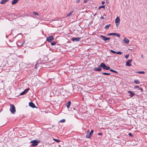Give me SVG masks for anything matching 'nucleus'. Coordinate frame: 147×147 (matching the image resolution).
<instances>
[{"label":"nucleus","mask_w":147,"mask_h":147,"mask_svg":"<svg viewBox=\"0 0 147 147\" xmlns=\"http://www.w3.org/2000/svg\"><path fill=\"white\" fill-rule=\"evenodd\" d=\"M141 57H142V58H144V57H143V55H141Z\"/></svg>","instance_id":"nucleus-42"},{"label":"nucleus","mask_w":147,"mask_h":147,"mask_svg":"<svg viewBox=\"0 0 147 147\" xmlns=\"http://www.w3.org/2000/svg\"><path fill=\"white\" fill-rule=\"evenodd\" d=\"M53 140H54L55 141L57 142H59L60 141L59 140L55 139V138H53Z\"/></svg>","instance_id":"nucleus-23"},{"label":"nucleus","mask_w":147,"mask_h":147,"mask_svg":"<svg viewBox=\"0 0 147 147\" xmlns=\"http://www.w3.org/2000/svg\"><path fill=\"white\" fill-rule=\"evenodd\" d=\"M108 35H114L115 36H117L119 38L120 37V35L118 33H110L109 34H108Z\"/></svg>","instance_id":"nucleus-7"},{"label":"nucleus","mask_w":147,"mask_h":147,"mask_svg":"<svg viewBox=\"0 0 147 147\" xmlns=\"http://www.w3.org/2000/svg\"><path fill=\"white\" fill-rule=\"evenodd\" d=\"M110 71H112V72H113L117 74L118 73V72L117 71H116L115 70H113L112 69H110Z\"/></svg>","instance_id":"nucleus-22"},{"label":"nucleus","mask_w":147,"mask_h":147,"mask_svg":"<svg viewBox=\"0 0 147 147\" xmlns=\"http://www.w3.org/2000/svg\"><path fill=\"white\" fill-rule=\"evenodd\" d=\"M129 55L127 54L125 56V57L126 59H127L129 57Z\"/></svg>","instance_id":"nucleus-32"},{"label":"nucleus","mask_w":147,"mask_h":147,"mask_svg":"<svg viewBox=\"0 0 147 147\" xmlns=\"http://www.w3.org/2000/svg\"><path fill=\"white\" fill-rule=\"evenodd\" d=\"M127 92L130 94L129 96L131 97H132L135 95V94L132 91H128Z\"/></svg>","instance_id":"nucleus-10"},{"label":"nucleus","mask_w":147,"mask_h":147,"mask_svg":"<svg viewBox=\"0 0 147 147\" xmlns=\"http://www.w3.org/2000/svg\"><path fill=\"white\" fill-rule=\"evenodd\" d=\"M134 88H138L139 89L140 88V87L139 86H134Z\"/></svg>","instance_id":"nucleus-33"},{"label":"nucleus","mask_w":147,"mask_h":147,"mask_svg":"<svg viewBox=\"0 0 147 147\" xmlns=\"http://www.w3.org/2000/svg\"><path fill=\"white\" fill-rule=\"evenodd\" d=\"M110 25V24L108 25H106L105 27V29H107L109 28Z\"/></svg>","instance_id":"nucleus-24"},{"label":"nucleus","mask_w":147,"mask_h":147,"mask_svg":"<svg viewBox=\"0 0 147 147\" xmlns=\"http://www.w3.org/2000/svg\"><path fill=\"white\" fill-rule=\"evenodd\" d=\"M56 42H52L51 43V45H54L56 44Z\"/></svg>","instance_id":"nucleus-27"},{"label":"nucleus","mask_w":147,"mask_h":147,"mask_svg":"<svg viewBox=\"0 0 147 147\" xmlns=\"http://www.w3.org/2000/svg\"><path fill=\"white\" fill-rule=\"evenodd\" d=\"M89 131L88 130L87 131V133L86 135V137L87 138H90L92 135V134L93 133L94 131L93 130H92L90 133H88Z\"/></svg>","instance_id":"nucleus-4"},{"label":"nucleus","mask_w":147,"mask_h":147,"mask_svg":"<svg viewBox=\"0 0 147 147\" xmlns=\"http://www.w3.org/2000/svg\"><path fill=\"white\" fill-rule=\"evenodd\" d=\"M139 90H141L142 92L143 90V89L142 88H139Z\"/></svg>","instance_id":"nucleus-35"},{"label":"nucleus","mask_w":147,"mask_h":147,"mask_svg":"<svg viewBox=\"0 0 147 147\" xmlns=\"http://www.w3.org/2000/svg\"><path fill=\"white\" fill-rule=\"evenodd\" d=\"M132 59L129 60L127 61L126 63V65L128 66H131V64L130 63L132 61Z\"/></svg>","instance_id":"nucleus-11"},{"label":"nucleus","mask_w":147,"mask_h":147,"mask_svg":"<svg viewBox=\"0 0 147 147\" xmlns=\"http://www.w3.org/2000/svg\"><path fill=\"white\" fill-rule=\"evenodd\" d=\"M107 3H108V1H107Z\"/></svg>","instance_id":"nucleus-43"},{"label":"nucleus","mask_w":147,"mask_h":147,"mask_svg":"<svg viewBox=\"0 0 147 147\" xmlns=\"http://www.w3.org/2000/svg\"><path fill=\"white\" fill-rule=\"evenodd\" d=\"M134 82L136 84H140V82L139 81V80H134Z\"/></svg>","instance_id":"nucleus-21"},{"label":"nucleus","mask_w":147,"mask_h":147,"mask_svg":"<svg viewBox=\"0 0 147 147\" xmlns=\"http://www.w3.org/2000/svg\"><path fill=\"white\" fill-rule=\"evenodd\" d=\"M99 66V67L98 68H97V67H94V71H101L102 69Z\"/></svg>","instance_id":"nucleus-12"},{"label":"nucleus","mask_w":147,"mask_h":147,"mask_svg":"<svg viewBox=\"0 0 147 147\" xmlns=\"http://www.w3.org/2000/svg\"><path fill=\"white\" fill-rule=\"evenodd\" d=\"M120 18L119 17H117L116 18L115 20V22L116 24H118V23H119L120 22Z\"/></svg>","instance_id":"nucleus-16"},{"label":"nucleus","mask_w":147,"mask_h":147,"mask_svg":"<svg viewBox=\"0 0 147 147\" xmlns=\"http://www.w3.org/2000/svg\"><path fill=\"white\" fill-rule=\"evenodd\" d=\"M29 105L30 106L33 108H34L36 107L35 106L34 104L32 102H29Z\"/></svg>","instance_id":"nucleus-14"},{"label":"nucleus","mask_w":147,"mask_h":147,"mask_svg":"<svg viewBox=\"0 0 147 147\" xmlns=\"http://www.w3.org/2000/svg\"><path fill=\"white\" fill-rule=\"evenodd\" d=\"M102 134L101 133H99L98 134V135H102Z\"/></svg>","instance_id":"nucleus-40"},{"label":"nucleus","mask_w":147,"mask_h":147,"mask_svg":"<svg viewBox=\"0 0 147 147\" xmlns=\"http://www.w3.org/2000/svg\"><path fill=\"white\" fill-rule=\"evenodd\" d=\"M10 111L12 113L14 114L16 112V108L15 106L13 105H10Z\"/></svg>","instance_id":"nucleus-2"},{"label":"nucleus","mask_w":147,"mask_h":147,"mask_svg":"<svg viewBox=\"0 0 147 147\" xmlns=\"http://www.w3.org/2000/svg\"><path fill=\"white\" fill-rule=\"evenodd\" d=\"M74 10L70 11V12L67 15V17H69L71 16L72 15V13H74Z\"/></svg>","instance_id":"nucleus-19"},{"label":"nucleus","mask_w":147,"mask_h":147,"mask_svg":"<svg viewBox=\"0 0 147 147\" xmlns=\"http://www.w3.org/2000/svg\"><path fill=\"white\" fill-rule=\"evenodd\" d=\"M119 23H118V24H116V26L117 27L119 25Z\"/></svg>","instance_id":"nucleus-38"},{"label":"nucleus","mask_w":147,"mask_h":147,"mask_svg":"<svg viewBox=\"0 0 147 147\" xmlns=\"http://www.w3.org/2000/svg\"><path fill=\"white\" fill-rule=\"evenodd\" d=\"M110 51L112 53H116V52H115V51H113V50H110Z\"/></svg>","instance_id":"nucleus-30"},{"label":"nucleus","mask_w":147,"mask_h":147,"mask_svg":"<svg viewBox=\"0 0 147 147\" xmlns=\"http://www.w3.org/2000/svg\"><path fill=\"white\" fill-rule=\"evenodd\" d=\"M19 0H13L11 4L12 5H14L17 3Z\"/></svg>","instance_id":"nucleus-18"},{"label":"nucleus","mask_w":147,"mask_h":147,"mask_svg":"<svg viewBox=\"0 0 147 147\" xmlns=\"http://www.w3.org/2000/svg\"><path fill=\"white\" fill-rule=\"evenodd\" d=\"M100 37L102 38V39L105 41L109 40L110 39V38L106 37L102 35H101Z\"/></svg>","instance_id":"nucleus-9"},{"label":"nucleus","mask_w":147,"mask_h":147,"mask_svg":"<svg viewBox=\"0 0 147 147\" xmlns=\"http://www.w3.org/2000/svg\"><path fill=\"white\" fill-rule=\"evenodd\" d=\"M116 53L119 55H121L122 54V53L121 52L118 51L117 52H116Z\"/></svg>","instance_id":"nucleus-29"},{"label":"nucleus","mask_w":147,"mask_h":147,"mask_svg":"<svg viewBox=\"0 0 147 147\" xmlns=\"http://www.w3.org/2000/svg\"><path fill=\"white\" fill-rule=\"evenodd\" d=\"M81 38L80 37H78V38H75L74 37L71 39V40L73 42L74 41H79L81 39Z\"/></svg>","instance_id":"nucleus-6"},{"label":"nucleus","mask_w":147,"mask_h":147,"mask_svg":"<svg viewBox=\"0 0 147 147\" xmlns=\"http://www.w3.org/2000/svg\"><path fill=\"white\" fill-rule=\"evenodd\" d=\"M137 73L139 74H144L145 72L144 71H139L137 72Z\"/></svg>","instance_id":"nucleus-28"},{"label":"nucleus","mask_w":147,"mask_h":147,"mask_svg":"<svg viewBox=\"0 0 147 147\" xmlns=\"http://www.w3.org/2000/svg\"><path fill=\"white\" fill-rule=\"evenodd\" d=\"M104 18L103 17V16H101L100 18V19L101 20H102V19H104Z\"/></svg>","instance_id":"nucleus-37"},{"label":"nucleus","mask_w":147,"mask_h":147,"mask_svg":"<svg viewBox=\"0 0 147 147\" xmlns=\"http://www.w3.org/2000/svg\"><path fill=\"white\" fill-rule=\"evenodd\" d=\"M30 90L29 88H28L26 89L24 91L22 92L20 94V95H23L26 94Z\"/></svg>","instance_id":"nucleus-8"},{"label":"nucleus","mask_w":147,"mask_h":147,"mask_svg":"<svg viewBox=\"0 0 147 147\" xmlns=\"http://www.w3.org/2000/svg\"><path fill=\"white\" fill-rule=\"evenodd\" d=\"M54 38L52 36H51L47 38V40L49 42H51L53 40Z\"/></svg>","instance_id":"nucleus-5"},{"label":"nucleus","mask_w":147,"mask_h":147,"mask_svg":"<svg viewBox=\"0 0 147 147\" xmlns=\"http://www.w3.org/2000/svg\"><path fill=\"white\" fill-rule=\"evenodd\" d=\"M105 3V2L104 1H102V4H104Z\"/></svg>","instance_id":"nucleus-41"},{"label":"nucleus","mask_w":147,"mask_h":147,"mask_svg":"<svg viewBox=\"0 0 147 147\" xmlns=\"http://www.w3.org/2000/svg\"><path fill=\"white\" fill-rule=\"evenodd\" d=\"M9 0H2L0 2V4H4Z\"/></svg>","instance_id":"nucleus-17"},{"label":"nucleus","mask_w":147,"mask_h":147,"mask_svg":"<svg viewBox=\"0 0 147 147\" xmlns=\"http://www.w3.org/2000/svg\"><path fill=\"white\" fill-rule=\"evenodd\" d=\"M80 0H76V2L77 3H78L80 1Z\"/></svg>","instance_id":"nucleus-36"},{"label":"nucleus","mask_w":147,"mask_h":147,"mask_svg":"<svg viewBox=\"0 0 147 147\" xmlns=\"http://www.w3.org/2000/svg\"><path fill=\"white\" fill-rule=\"evenodd\" d=\"M65 119H62L60 121V122L61 123H64L65 122Z\"/></svg>","instance_id":"nucleus-26"},{"label":"nucleus","mask_w":147,"mask_h":147,"mask_svg":"<svg viewBox=\"0 0 147 147\" xmlns=\"http://www.w3.org/2000/svg\"><path fill=\"white\" fill-rule=\"evenodd\" d=\"M102 74L104 75H109L110 74L109 73H107L106 72H103L102 73Z\"/></svg>","instance_id":"nucleus-25"},{"label":"nucleus","mask_w":147,"mask_h":147,"mask_svg":"<svg viewBox=\"0 0 147 147\" xmlns=\"http://www.w3.org/2000/svg\"><path fill=\"white\" fill-rule=\"evenodd\" d=\"M71 101H68L66 103L65 105L68 109L69 107L71 104Z\"/></svg>","instance_id":"nucleus-15"},{"label":"nucleus","mask_w":147,"mask_h":147,"mask_svg":"<svg viewBox=\"0 0 147 147\" xmlns=\"http://www.w3.org/2000/svg\"><path fill=\"white\" fill-rule=\"evenodd\" d=\"M123 41L125 43L127 44L129 43V40L128 39L125 38L123 40Z\"/></svg>","instance_id":"nucleus-13"},{"label":"nucleus","mask_w":147,"mask_h":147,"mask_svg":"<svg viewBox=\"0 0 147 147\" xmlns=\"http://www.w3.org/2000/svg\"><path fill=\"white\" fill-rule=\"evenodd\" d=\"M33 13L35 15L39 16V14L36 12H33Z\"/></svg>","instance_id":"nucleus-31"},{"label":"nucleus","mask_w":147,"mask_h":147,"mask_svg":"<svg viewBox=\"0 0 147 147\" xmlns=\"http://www.w3.org/2000/svg\"><path fill=\"white\" fill-rule=\"evenodd\" d=\"M129 135L131 137L133 136V135L131 133H129Z\"/></svg>","instance_id":"nucleus-34"},{"label":"nucleus","mask_w":147,"mask_h":147,"mask_svg":"<svg viewBox=\"0 0 147 147\" xmlns=\"http://www.w3.org/2000/svg\"><path fill=\"white\" fill-rule=\"evenodd\" d=\"M37 64H36V65H35V69H37V66H37Z\"/></svg>","instance_id":"nucleus-39"},{"label":"nucleus","mask_w":147,"mask_h":147,"mask_svg":"<svg viewBox=\"0 0 147 147\" xmlns=\"http://www.w3.org/2000/svg\"><path fill=\"white\" fill-rule=\"evenodd\" d=\"M103 8L104 9H105V5H102V6H100L98 8V9H99V10L100 9H101V8Z\"/></svg>","instance_id":"nucleus-20"},{"label":"nucleus","mask_w":147,"mask_h":147,"mask_svg":"<svg viewBox=\"0 0 147 147\" xmlns=\"http://www.w3.org/2000/svg\"><path fill=\"white\" fill-rule=\"evenodd\" d=\"M99 67H102L103 69L107 70H109L110 69L109 67L107 66L106 65L103 63H100Z\"/></svg>","instance_id":"nucleus-1"},{"label":"nucleus","mask_w":147,"mask_h":147,"mask_svg":"<svg viewBox=\"0 0 147 147\" xmlns=\"http://www.w3.org/2000/svg\"><path fill=\"white\" fill-rule=\"evenodd\" d=\"M40 142V141H37V140H35L31 141L30 143H32L31 146H32L37 145Z\"/></svg>","instance_id":"nucleus-3"}]
</instances>
